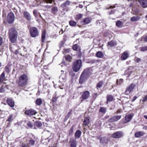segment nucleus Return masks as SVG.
<instances>
[{
  "label": "nucleus",
  "instance_id": "nucleus-1",
  "mask_svg": "<svg viewBox=\"0 0 147 147\" xmlns=\"http://www.w3.org/2000/svg\"><path fill=\"white\" fill-rule=\"evenodd\" d=\"M28 76L23 74L19 77L18 82V86L20 87H23L26 85L28 83Z\"/></svg>",
  "mask_w": 147,
  "mask_h": 147
},
{
  "label": "nucleus",
  "instance_id": "nucleus-2",
  "mask_svg": "<svg viewBox=\"0 0 147 147\" xmlns=\"http://www.w3.org/2000/svg\"><path fill=\"white\" fill-rule=\"evenodd\" d=\"M9 38L11 41L12 43L15 42L17 38V32L13 28H11L9 30Z\"/></svg>",
  "mask_w": 147,
  "mask_h": 147
},
{
  "label": "nucleus",
  "instance_id": "nucleus-3",
  "mask_svg": "<svg viewBox=\"0 0 147 147\" xmlns=\"http://www.w3.org/2000/svg\"><path fill=\"white\" fill-rule=\"evenodd\" d=\"M82 66V62L81 60L78 59L74 61L73 64L72 69L75 72L79 70Z\"/></svg>",
  "mask_w": 147,
  "mask_h": 147
},
{
  "label": "nucleus",
  "instance_id": "nucleus-4",
  "mask_svg": "<svg viewBox=\"0 0 147 147\" xmlns=\"http://www.w3.org/2000/svg\"><path fill=\"white\" fill-rule=\"evenodd\" d=\"M88 76L87 71L86 70H85L82 73L79 81V82L80 84H82L87 79Z\"/></svg>",
  "mask_w": 147,
  "mask_h": 147
},
{
  "label": "nucleus",
  "instance_id": "nucleus-5",
  "mask_svg": "<svg viewBox=\"0 0 147 147\" xmlns=\"http://www.w3.org/2000/svg\"><path fill=\"white\" fill-rule=\"evenodd\" d=\"M30 33L31 36L35 37L38 35V31L37 28L35 27H32L30 28Z\"/></svg>",
  "mask_w": 147,
  "mask_h": 147
},
{
  "label": "nucleus",
  "instance_id": "nucleus-6",
  "mask_svg": "<svg viewBox=\"0 0 147 147\" xmlns=\"http://www.w3.org/2000/svg\"><path fill=\"white\" fill-rule=\"evenodd\" d=\"M15 19V16L12 12L9 13L7 15V21L9 24L13 23Z\"/></svg>",
  "mask_w": 147,
  "mask_h": 147
},
{
  "label": "nucleus",
  "instance_id": "nucleus-7",
  "mask_svg": "<svg viewBox=\"0 0 147 147\" xmlns=\"http://www.w3.org/2000/svg\"><path fill=\"white\" fill-rule=\"evenodd\" d=\"M135 86L136 85L135 84H132L127 88L125 92V94L128 95L133 91Z\"/></svg>",
  "mask_w": 147,
  "mask_h": 147
},
{
  "label": "nucleus",
  "instance_id": "nucleus-8",
  "mask_svg": "<svg viewBox=\"0 0 147 147\" xmlns=\"http://www.w3.org/2000/svg\"><path fill=\"white\" fill-rule=\"evenodd\" d=\"M123 134L121 131H117L113 134L112 135V137L114 138H120L123 136Z\"/></svg>",
  "mask_w": 147,
  "mask_h": 147
},
{
  "label": "nucleus",
  "instance_id": "nucleus-9",
  "mask_svg": "<svg viewBox=\"0 0 147 147\" xmlns=\"http://www.w3.org/2000/svg\"><path fill=\"white\" fill-rule=\"evenodd\" d=\"M129 52L128 51H124L122 54L121 59V60H124L127 59L129 57Z\"/></svg>",
  "mask_w": 147,
  "mask_h": 147
},
{
  "label": "nucleus",
  "instance_id": "nucleus-10",
  "mask_svg": "<svg viewBox=\"0 0 147 147\" xmlns=\"http://www.w3.org/2000/svg\"><path fill=\"white\" fill-rule=\"evenodd\" d=\"M121 115H117L113 116L109 119V122H114L117 121L121 118Z\"/></svg>",
  "mask_w": 147,
  "mask_h": 147
},
{
  "label": "nucleus",
  "instance_id": "nucleus-11",
  "mask_svg": "<svg viewBox=\"0 0 147 147\" xmlns=\"http://www.w3.org/2000/svg\"><path fill=\"white\" fill-rule=\"evenodd\" d=\"M70 2L69 1H67L65 3L62 4L61 5V7L62 8L63 10L67 9V7L70 4Z\"/></svg>",
  "mask_w": 147,
  "mask_h": 147
},
{
  "label": "nucleus",
  "instance_id": "nucleus-12",
  "mask_svg": "<svg viewBox=\"0 0 147 147\" xmlns=\"http://www.w3.org/2000/svg\"><path fill=\"white\" fill-rule=\"evenodd\" d=\"M89 96V92L88 91H86L83 93L82 97L83 99L86 100L88 98Z\"/></svg>",
  "mask_w": 147,
  "mask_h": 147
},
{
  "label": "nucleus",
  "instance_id": "nucleus-13",
  "mask_svg": "<svg viewBox=\"0 0 147 147\" xmlns=\"http://www.w3.org/2000/svg\"><path fill=\"white\" fill-rule=\"evenodd\" d=\"M25 114L28 115H32L36 113V112L32 109H30L26 111L25 112Z\"/></svg>",
  "mask_w": 147,
  "mask_h": 147
},
{
  "label": "nucleus",
  "instance_id": "nucleus-14",
  "mask_svg": "<svg viewBox=\"0 0 147 147\" xmlns=\"http://www.w3.org/2000/svg\"><path fill=\"white\" fill-rule=\"evenodd\" d=\"M7 104L11 107H13L15 105L14 102L11 98H9L7 100Z\"/></svg>",
  "mask_w": 147,
  "mask_h": 147
},
{
  "label": "nucleus",
  "instance_id": "nucleus-15",
  "mask_svg": "<svg viewBox=\"0 0 147 147\" xmlns=\"http://www.w3.org/2000/svg\"><path fill=\"white\" fill-rule=\"evenodd\" d=\"M138 1L143 7H147V0H139Z\"/></svg>",
  "mask_w": 147,
  "mask_h": 147
},
{
  "label": "nucleus",
  "instance_id": "nucleus-16",
  "mask_svg": "<svg viewBox=\"0 0 147 147\" xmlns=\"http://www.w3.org/2000/svg\"><path fill=\"white\" fill-rule=\"evenodd\" d=\"M89 117H85L83 121V124L85 126L88 125L89 124Z\"/></svg>",
  "mask_w": 147,
  "mask_h": 147
},
{
  "label": "nucleus",
  "instance_id": "nucleus-17",
  "mask_svg": "<svg viewBox=\"0 0 147 147\" xmlns=\"http://www.w3.org/2000/svg\"><path fill=\"white\" fill-rule=\"evenodd\" d=\"M81 131L79 130H77L75 132L74 136L76 139H78L79 138L81 135Z\"/></svg>",
  "mask_w": 147,
  "mask_h": 147
},
{
  "label": "nucleus",
  "instance_id": "nucleus-18",
  "mask_svg": "<svg viewBox=\"0 0 147 147\" xmlns=\"http://www.w3.org/2000/svg\"><path fill=\"white\" fill-rule=\"evenodd\" d=\"M24 15L25 18L28 20H30L31 19L30 15L29 13L27 11H24Z\"/></svg>",
  "mask_w": 147,
  "mask_h": 147
},
{
  "label": "nucleus",
  "instance_id": "nucleus-19",
  "mask_svg": "<svg viewBox=\"0 0 147 147\" xmlns=\"http://www.w3.org/2000/svg\"><path fill=\"white\" fill-rule=\"evenodd\" d=\"M133 115L131 114H129L125 117L126 123L129 122L132 118Z\"/></svg>",
  "mask_w": 147,
  "mask_h": 147
},
{
  "label": "nucleus",
  "instance_id": "nucleus-20",
  "mask_svg": "<svg viewBox=\"0 0 147 147\" xmlns=\"http://www.w3.org/2000/svg\"><path fill=\"white\" fill-rule=\"evenodd\" d=\"M91 19L89 18H85L83 20L84 24H88L90 22Z\"/></svg>",
  "mask_w": 147,
  "mask_h": 147
},
{
  "label": "nucleus",
  "instance_id": "nucleus-21",
  "mask_svg": "<svg viewBox=\"0 0 147 147\" xmlns=\"http://www.w3.org/2000/svg\"><path fill=\"white\" fill-rule=\"evenodd\" d=\"M117 44L116 42L113 41H111L108 42L107 43V46L108 47H113L115 46Z\"/></svg>",
  "mask_w": 147,
  "mask_h": 147
},
{
  "label": "nucleus",
  "instance_id": "nucleus-22",
  "mask_svg": "<svg viewBox=\"0 0 147 147\" xmlns=\"http://www.w3.org/2000/svg\"><path fill=\"white\" fill-rule=\"evenodd\" d=\"M71 147H76V142L75 140L73 139L70 141Z\"/></svg>",
  "mask_w": 147,
  "mask_h": 147
},
{
  "label": "nucleus",
  "instance_id": "nucleus-23",
  "mask_svg": "<svg viewBox=\"0 0 147 147\" xmlns=\"http://www.w3.org/2000/svg\"><path fill=\"white\" fill-rule=\"evenodd\" d=\"M100 142L102 143H106L108 142V139L107 137H103L100 139Z\"/></svg>",
  "mask_w": 147,
  "mask_h": 147
},
{
  "label": "nucleus",
  "instance_id": "nucleus-24",
  "mask_svg": "<svg viewBox=\"0 0 147 147\" xmlns=\"http://www.w3.org/2000/svg\"><path fill=\"white\" fill-rule=\"evenodd\" d=\"M5 74L4 72H3L0 76V84L2 83L5 80Z\"/></svg>",
  "mask_w": 147,
  "mask_h": 147
},
{
  "label": "nucleus",
  "instance_id": "nucleus-25",
  "mask_svg": "<svg viewBox=\"0 0 147 147\" xmlns=\"http://www.w3.org/2000/svg\"><path fill=\"white\" fill-rule=\"evenodd\" d=\"M72 48L74 50L80 52V47L77 45L75 44L73 46Z\"/></svg>",
  "mask_w": 147,
  "mask_h": 147
},
{
  "label": "nucleus",
  "instance_id": "nucleus-26",
  "mask_svg": "<svg viewBox=\"0 0 147 147\" xmlns=\"http://www.w3.org/2000/svg\"><path fill=\"white\" fill-rule=\"evenodd\" d=\"M96 56L99 58H102L104 57V54L101 51H98L96 54Z\"/></svg>",
  "mask_w": 147,
  "mask_h": 147
},
{
  "label": "nucleus",
  "instance_id": "nucleus-27",
  "mask_svg": "<svg viewBox=\"0 0 147 147\" xmlns=\"http://www.w3.org/2000/svg\"><path fill=\"white\" fill-rule=\"evenodd\" d=\"M13 119V115L12 114H10L9 116L7 119L6 120V121L9 122V123L12 122Z\"/></svg>",
  "mask_w": 147,
  "mask_h": 147
},
{
  "label": "nucleus",
  "instance_id": "nucleus-28",
  "mask_svg": "<svg viewBox=\"0 0 147 147\" xmlns=\"http://www.w3.org/2000/svg\"><path fill=\"white\" fill-rule=\"evenodd\" d=\"M144 133L142 131H138L135 134V136L136 137L138 138L143 135Z\"/></svg>",
  "mask_w": 147,
  "mask_h": 147
},
{
  "label": "nucleus",
  "instance_id": "nucleus-29",
  "mask_svg": "<svg viewBox=\"0 0 147 147\" xmlns=\"http://www.w3.org/2000/svg\"><path fill=\"white\" fill-rule=\"evenodd\" d=\"M140 18L138 16H133L130 18V20L131 21L134 22L137 21L140 19Z\"/></svg>",
  "mask_w": 147,
  "mask_h": 147
},
{
  "label": "nucleus",
  "instance_id": "nucleus-30",
  "mask_svg": "<svg viewBox=\"0 0 147 147\" xmlns=\"http://www.w3.org/2000/svg\"><path fill=\"white\" fill-rule=\"evenodd\" d=\"M82 16L81 14H77L75 16V19L76 20H79L82 18Z\"/></svg>",
  "mask_w": 147,
  "mask_h": 147
},
{
  "label": "nucleus",
  "instance_id": "nucleus-31",
  "mask_svg": "<svg viewBox=\"0 0 147 147\" xmlns=\"http://www.w3.org/2000/svg\"><path fill=\"white\" fill-rule=\"evenodd\" d=\"M65 78L66 75L65 74H62L60 77V80L62 79L63 80V82L65 81Z\"/></svg>",
  "mask_w": 147,
  "mask_h": 147
},
{
  "label": "nucleus",
  "instance_id": "nucleus-32",
  "mask_svg": "<svg viewBox=\"0 0 147 147\" xmlns=\"http://www.w3.org/2000/svg\"><path fill=\"white\" fill-rule=\"evenodd\" d=\"M69 24L71 26L74 27L76 25L77 23L76 22L73 20H71L69 21Z\"/></svg>",
  "mask_w": 147,
  "mask_h": 147
},
{
  "label": "nucleus",
  "instance_id": "nucleus-33",
  "mask_svg": "<svg viewBox=\"0 0 147 147\" xmlns=\"http://www.w3.org/2000/svg\"><path fill=\"white\" fill-rule=\"evenodd\" d=\"M116 24L117 26L119 27H121L122 25V23L121 21H117L116 22Z\"/></svg>",
  "mask_w": 147,
  "mask_h": 147
},
{
  "label": "nucleus",
  "instance_id": "nucleus-34",
  "mask_svg": "<svg viewBox=\"0 0 147 147\" xmlns=\"http://www.w3.org/2000/svg\"><path fill=\"white\" fill-rule=\"evenodd\" d=\"M103 84V82L101 81H100L97 84L96 87L98 89V88H101Z\"/></svg>",
  "mask_w": 147,
  "mask_h": 147
},
{
  "label": "nucleus",
  "instance_id": "nucleus-35",
  "mask_svg": "<svg viewBox=\"0 0 147 147\" xmlns=\"http://www.w3.org/2000/svg\"><path fill=\"white\" fill-rule=\"evenodd\" d=\"M45 32L43 31L42 35V42H44L45 38Z\"/></svg>",
  "mask_w": 147,
  "mask_h": 147
},
{
  "label": "nucleus",
  "instance_id": "nucleus-36",
  "mask_svg": "<svg viewBox=\"0 0 147 147\" xmlns=\"http://www.w3.org/2000/svg\"><path fill=\"white\" fill-rule=\"evenodd\" d=\"M33 14L34 16L36 17L38 16V14H39V16L41 18H42V16H41L40 14L39 13H37L36 10H34L33 11Z\"/></svg>",
  "mask_w": 147,
  "mask_h": 147
},
{
  "label": "nucleus",
  "instance_id": "nucleus-37",
  "mask_svg": "<svg viewBox=\"0 0 147 147\" xmlns=\"http://www.w3.org/2000/svg\"><path fill=\"white\" fill-rule=\"evenodd\" d=\"M113 99V97L111 95H109L107 96V101H111Z\"/></svg>",
  "mask_w": 147,
  "mask_h": 147
},
{
  "label": "nucleus",
  "instance_id": "nucleus-38",
  "mask_svg": "<svg viewBox=\"0 0 147 147\" xmlns=\"http://www.w3.org/2000/svg\"><path fill=\"white\" fill-rule=\"evenodd\" d=\"M36 103L38 105H40L42 103V100L40 98L37 99L36 100Z\"/></svg>",
  "mask_w": 147,
  "mask_h": 147
},
{
  "label": "nucleus",
  "instance_id": "nucleus-39",
  "mask_svg": "<svg viewBox=\"0 0 147 147\" xmlns=\"http://www.w3.org/2000/svg\"><path fill=\"white\" fill-rule=\"evenodd\" d=\"M106 109L105 108L101 107L100 108L99 111H100L102 113H105L106 112Z\"/></svg>",
  "mask_w": 147,
  "mask_h": 147
},
{
  "label": "nucleus",
  "instance_id": "nucleus-40",
  "mask_svg": "<svg viewBox=\"0 0 147 147\" xmlns=\"http://www.w3.org/2000/svg\"><path fill=\"white\" fill-rule=\"evenodd\" d=\"M35 143V141L32 140H29L28 144L30 145H34Z\"/></svg>",
  "mask_w": 147,
  "mask_h": 147
},
{
  "label": "nucleus",
  "instance_id": "nucleus-41",
  "mask_svg": "<svg viewBox=\"0 0 147 147\" xmlns=\"http://www.w3.org/2000/svg\"><path fill=\"white\" fill-rule=\"evenodd\" d=\"M123 82V79H119V81L118 80H117L116 83L117 85H118L119 84H121Z\"/></svg>",
  "mask_w": 147,
  "mask_h": 147
},
{
  "label": "nucleus",
  "instance_id": "nucleus-42",
  "mask_svg": "<svg viewBox=\"0 0 147 147\" xmlns=\"http://www.w3.org/2000/svg\"><path fill=\"white\" fill-rule=\"evenodd\" d=\"M132 10L133 12H134V13L133 14H137L139 12V9H134L133 8H132Z\"/></svg>",
  "mask_w": 147,
  "mask_h": 147
},
{
  "label": "nucleus",
  "instance_id": "nucleus-43",
  "mask_svg": "<svg viewBox=\"0 0 147 147\" xmlns=\"http://www.w3.org/2000/svg\"><path fill=\"white\" fill-rule=\"evenodd\" d=\"M51 11L53 13L57 12L58 11V9L56 7H53L52 8Z\"/></svg>",
  "mask_w": 147,
  "mask_h": 147
},
{
  "label": "nucleus",
  "instance_id": "nucleus-44",
  "mask_svg": "<svg viewBox=\"0 0 147 147\" xmlns=\"http://www.w3.org/2000/svg\"><path fill=\"white\" fill-rule=\"evenodd\" d=\"M147 50V46H144L140 48V51H144Z\"/></svg>",
  "mask_w": 147,
  "mask_h": 147
},
{
  "label": "nucleus",
  "instance_id": "nucleus-45",
  "mask_svg": "<svg viewBox=\"0 0 147 147\" xmlns=\"http://www.w3.org/2000/svg\"><path fill=\"white\" fill-rule=\"evenodd\" d=\"M71 59V57L70 55H67L65 56V59L67 61H70Z\"/></svg>",
  "mask_w": 147,
  "mask_h": 147
},
{
  "label": "nucleus",
  "instance_id": "nucleus-46",
  "mask_svg": "<svg viewBox=\"0 0 147 147\" xmlns=\"http://www.w3.org/2000/svg\"><path fill=\"white\" fill-rule=\"evenodd\" d=\"M44 2H45L47 3H52L53 0H42Z\"/></svg>",
  "mask_w": 147,
  "mask_h": 147
},
{
  "label": "nucleus",
  "instance_id": "nucleus-47",
  "mask_svg": "<svg viewBox=\"0 0 147 147\" xmlns=\"http://www.w3.org/2000/svg\"><path fill=\"white\" fill-rule=\"evenodd\" d=\"M73 130H74V127H73V126H72L71 127V128L70 129V130L69 131V134H72L73 132Z\"/></svg>",
  "mask_w": 147,
  "mask_h": 147
},
{
  "label": "nucleus",
  "instance_id": "nucleus-48",
  "mask_svg": "<svg viewBox=\"0 0 147 147\" xmlns=\"http://www.w3.org/2000/svg\"><path fill=\"white\" fill-rule=\"evenodd\" d=\"M147 100V95L146 96L144 97L143 98V99L142 101L143 102H144Z\"/></svg>",
  "mask_w": 147,
  "mask_h": 147
},
{
  "label": "nucleus",
  "instance_id": "nucleus-49",
  "mask_svg": "<svg viewBox=\"0 0 147 147\" xmlns=\"http://www.w3.org/2000/svg\"><path fill=\"white\" fill-rule=\"evenodd\" d=\"M36 124L38 127H40L42 126V124L40 122H37L36 123Z\"/></svg>",
  "mask_w": 147,
  "mask_h": 147
},
{
  "label": "nucleus",
  "instance_id": "nucleus-50",
  "mask_svg": "<svg viewBox=\"0 0 147 147\" xmlns=\"http://www.w3.org/2000/svg\"><path fill=\"white\" fill-rule=\"evenodd\" d=\"M3 42V38L1 37L0 36V45H1Z\"/></svg>",
  "mask_w": 147,
  "mask_h": 147
},
{
  "label": "nucleus",
  "instance_id": "nucleus-51",
  "mask_svg": "<svg viewBox=\"0 0 147 147\" xmlns=\"http://www.w3.org/2000/svg\"><path fill=\"white\" fill-rule=\"evenodd\" d=\"M5 70L6 72H8L9 71V69L8 67H5Z\"/></svg>",
  "mask_w": 147,
  "mask_h": 147
},
{
  "label": "nucleus",
  "instance_id": "nucleus-52",
  "mask_svg": "<svg viewBox=\"0 0 147 147\" xmlns=\"http://www.w3.org/2000/svg\"><path fill=\"white\" fill-rule=\"evenodd\" d=\"M135 60L137 63H139L141 61L140 59L137 58Z\"/></svg>",
  "mask_w": 147,
  "mask_h": 147
},
{
  "label": "nucleus",
  "instance_id": "nucleus-53",
  "mask_svg": "<svg viewBox=\"0 0 147 147\" xmlns=\"http://www.w3.org/2000/svg\"><path fill=\"white\" fill-rule=\"evenodd\" d=\"M5 91L4 89L3 88V87H0V92H3Z\"/></svg>",
  "mask_w": 147,
  "mask_h": 147
},
{
  "label": "nucleus",
  "instance_id": "nucleus-54",
  "mask_svg": "<svg viewBox=\"0 0 147 147\" xmlns=\"http://www.w3.org/2000/svg\"><path fill=\"white\" fill-rule=\"evenodd\" d=\"M137 98V97L136 96H134L133 98L132 99V102L134 101Z\"/></svg>",
  "mask_w": 147,
  "mask_h": 147
},
{
  "label": "nucleus",
  "instance_id": "nucleus-55",
  "mask_svg": "<svg viewBox=\"0 0 147 147\" xmlns=\"http://www.w3.org/2000/svg\"><path fill=\"white\" fill-rule=\"evenodd\" d=\"M27 124L28 125V126L29 127H31L32 126V125L30 122H28Z\"/></svg>",
  "mask_w": 147,
  "mask_h": 147
},
{
  "label": "nucleus",
  "instance_id": "nucleus-56",
  "mask_svg": "<svg viewBox=\"0 0 147 147\" xmlns=\"http://www.w3.org/2000/svg\"><path fill=\"white\" fill-rule=\"evenodd\" d=\"M59 34H63V31L62 29H61V30L59 31Z\"/></svg>",
  "mask_w": 147,
  "mask_h": 147
},
{
  "label": "nucleus",
  "instance_id": "nucleus-57",
  "mask_svg": "<svg viewBox=\"0 0 147 147\" xmlns=\"http://www.w3.org/2000/svg\"><path fill=\"white\" fill-rule=\"evenodd\" d=\"M45 7L47 8V9L50 8L51 7V6L49 5H47L45 6Z\"/></svg>",
  "mask_w": 147,
  "mask_h": 147
},
{
  "label": "nucleus",
  "instance_id": "nucleus-58",
  "mask_svg": "<svg viewBox=\"0 0 147 147\" xmlns=\"http://www.w3.org/2000/svg\"><path fill=\"white\" fill-rule=\"evenodd\" d=\"M144 40L147 42V36H146L145 38H144Z\"/></svg>",
  "mask_w": 147,
  "mask_h": 147
},
{
  "label": "nucleus",
  "instance_id": "nucleus-59",
  "mask_svg": "<svg viewBox=\"0 0 147 147\" xmlns=\"http://www.w3.org/2000/svg\"><path fill=\"white\" fill-rule=\"evenodd\" d=\"M22 147H28L25 144H23L22 145Z\"/></svg>",
  "mask_w": 147,
  "mask_h": 147
},
{
  "label": "nucleus",
  "instance_id": "nucleus-60",
  "mask_svg": "<svg viewBox=\"0 0 147 147\" xmlns=\"http://www.w3.org/2000/svg\"><path fill=\"white\" fill-rule=\"evenodd\" d=\"M144 117L146 119H147V115H144Z\"/></svg>",
  "mask_w": 147,
  "mask_h": 147
},
{
  "label": "nucleus",
  "instance_id": "nucleus-61",
  "mask_svg": "<svg viewBox=\"0 0 147 147\" xmlns=\"http://www.w3.org/2000/svg\"><path fill=\"white\" fill-rule=\"evenodd\" d=\"M63 63H61L60 65H61L62 66V67H63Z\"/></svg>",
  "mask_w": 147,
  "mask_h": 147
},
{
  "label": "nucleus",
  "instance_id": "nucleus-62",
  "mask_svg": "<svg viewBox=\"0 0 147 147\" xmlns=\"http://www.w3.org/2000/svg\"><path fill=\"white\" fill-rule=\"evenodd\" d=\"M120 112V111H117V113H119Z\"/></svg>",
  "mask_w": 147,
  "mask_h": 147
},
{
  "label": "nucleus",
  "instance_id": "nucleus-63",
  "mask_svg": "<svg viewBox=\"0 0 147 147\" xmlns=\"http://www.w3.org/2000/svg\"><path fill=\"white\" fill-rule=\"evenodd\" d=\"M112 8H113V7H112V6H110V9Z\"/></svg>",
  "mask_w": 147,
  "mask_h": 147
},
{
  "label": "nucleus",
  "instance_id": "nucleus-64",
  "mask_svg": "<svg viewBox=\"0 0 147 147\" xmlns=\"http://www.w3.org/2000/svg\"><path fill=\"white\" fill-rule=\"evenodd\" d=\"M1 66V63L0 62V67Z\"/></svg>",
  "mask_w": 147,
  "mask_h": 147
}]
</instances>
